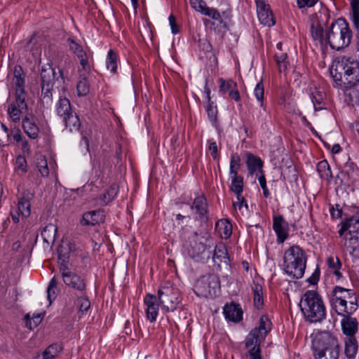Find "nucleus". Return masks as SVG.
I'll return each instance as SVG.
<instances>
[{
    "mask_svg": "<svg viewBox=\"0 0 359 359\" xmlns=\"http://www.w3.org/2000/svg\"><path fill=\"white\" fill-rule=\"evenodd\" d=\"M299 307L306 321L320 323L326 318V307L320 294L315 290H307L301 297Z\"/></svg>",
    "mask_w": 359,
    "mask_h": 359,
    "instance_id": "obj_1",
    "label": "nucleus"
},
{
    "mask_svg": "<svg viewBox=\"0 0 359 359\" xmlns=\"http://www.w3.org/2000/svg\"><path fill=\"white\" fill-rule=\"evenodd\" d=\"M331 308L338 315H352L358 307L355 292L340 286H335L330 294Z\"/></svg>",
    "mask_w": 359,
    "mask_h": 359,
    "instance_id": "obj_2",
    "label": "nucleus"
},
{
    "mask_svg": "<svg viewBox=\"0 0 359 359\" xmlns=\"http://www.w3.org/2000/svg\"><path fill=\"white\" fill-rule=\"evenodd\" d=\"M306 261L304 251L298 245H292L284 252L283 271L291 278H301L304 274Z\"/></svg>",
    "mask_w": 359,
    "mask_h": 359,
    "instance_id": "obj_3",
    "label": "nucleus"
},
{
    "mask_svg": "<svg viewBox=\"0 0 359 359\" xmlns=\"http://www.w3.org/2000/svg\"><path fill=\"white\" fill-rule=\"evenodd\" d=\"M312 349L316 359H338L337 339L329 332H320L313 337Z\"/></svg>",
    "mask_w": 359,
    "mask_h": 359,
    "instance_id": "obj_4",
    "label": "nucleus"
},
{
    "mask_svg": "<svg viewBox=\"0 0 359 359\" xmlns=\"http://www.w3.org/2000/svg\"><path fill=\"white\" fill-rule=\"evenodd\" d=\"M352 33L346 21L341 18L332 20L325 29V41L332 49L339 50L349 46Z\"/></svg>",
    "mask_w": 359,
    "mask_h": 359,
    "instance_id": "obj_5",
    "label": "nucleus"
},
{
    "mask_svg": "<svg viewBox=\"0 0 359 359\" xmlns=\"http://www.w3.org/2000/svg\"><path fill=\"white\" fill-rule=\"evenodd\" d=\"M335 81H343L349 87L355 86L359 82V62L348 56L342 57L331 70Z\"/></svg>",
    "mask_w": 359,
    "mask_h": 359,
    "instance_id": "obj_6",
    "label": "nucleus"
},
{
    "mask_svg": "<svg viewBox=\"0 0 359 359\" xmlns=\"http://www.w3.org/2000/svg\"><path fill=\"white\" fill-rule=\"evenodd\" d=\"M183 251L191 259L197 262H203L210 257L208 252L210 248L209 236L206 233H191L183 244Z\"/></svg>",
    "mask_w": 359,
    "mask_h": 359,
    "instance_id": "obj_7",
    "label": "nucleus"
},
{
    "mask_svg": "<svg viewBox=\"0 0 359 359\" xmlns=\"http://www.w3.org/2000/svg\"><path fill=\"white\" fill-rule=\"evenodd\" d=\"M57 253L58 259L61 262L60 264V272L64 283L79 294L86 293V282L84 277L71 271L65 264L69 257V252L66 251L65 244L60 245Z\"/></svg>",
    "mask_w": 359,
    "mask_h": 359,
    "instance_id": "obj_8",
    "label": "nucleus"
},
{
    "mask_svg": "<svg viewBox=\"0 0 359 359\" xmlns=\"http://www.w3.org/2000/svg\"><path fill=\"white\" fill-rule=\"evenodd\" d=\"M220 287V280L216 274H206L197 280L194 291L198 297L214 298L219 294Z\"/></svg>",
    "mask_w": 359,
    "mask_h": 359,
    "instance_id": "obj_9",
    "label": "nucleus"
},
{
    "mask_svg": "<svg viewBox=\"0 0 359 359\" xmlns=\"http://www.w3.org/2000/svg\"><path fill=\"white\" fill-rule=\"evenodd\" d=\"M56 111L58 116L62 117L63 121L70 131L78 130L81 126L78 116L71 108L70 102L67 98L60 97L56 104Z\"/></svg>",
    "mask_w": 359,
    "mask_h": 359,
    "instance_id": "obj_10",
    "label": "nucleus"
},
{
    "mask_svg": "<svg viewBox=\"0 0 359 359\" xmlns=\"http://www.w3.org/2000/svg\"><path fill=\"white\" fill-rule=\"evenodd\" d=\"M330 18L327 10L323 9L311 17V34L316 41H325V31L330 26Z\"/></svg>",
    "mask_w": 359,
    "mask_h": 359,
    "instance_id": "obj_11",
    "label": "nucleus"
},
{
    "mask_svg": "<svg viewBox=\"0 0 359 359\" xmlns=\"http://www.w3.org/2000/svg\"><path fill=\"white\" fill-rule=\"evenodd\" d=\"M157 299L165 311H175L180 302L179 291L173 287H161L158 290Z\"/></svg>",
    "mask_w": 359,
    "mask_h": 359,
    "instance_id": "obj_12",
    "label": "nucleus"
},
{
    "mask_svg": "<svg viewBox=\"0 0 359 359\" xmlns=\"http://www.w3.org/2000/svg\"><path fill=\"white\" fill-rule=\"evenodd\" d=\"M41 95L47 103L52 100V91L55 83V72L50 65L43 66L41 71Z\"/></svg>",
    "mask_w": 359,
    "mask_h": 359,
    "instance_id": "obj_13",
    "label": "nucleus"
},
{
    "mask_svg": "<svg viewBox=\"0 0 359 359\" xmlns=\"http://www.w3.org/2000/svg\"><path fill=\"white\" fill-rule=\"evenodd\" d=\"M67 42L70 50L76 55L79 60L80 67H79V73L83 76L89 75L90 71L89 55L83 47L74 39L69 38Z\"/></svg>",
    "mask_w": 359,
    "mask_h": 359,
    "instance_id": "obj_14",
    "label": "nucleus"
},
{
    "mask_svg": "<svg viewBox=\"0 0 359 359\" xmlns=\"http://www.w3.org/2000/svg\"><path fill=\"white\" fill-rule=\"evenodd\" d=\"M257 18L261 24L267 27L275 25V18L267 3V0H255Z\"/></svg>",
    "mask_w": 359,
    "mask_h": 359,
    "instance_id": "obj_15",
    "label": "nucleus"
},
{
    "mask_svg": "<svg viewBox=\"0 0 359 359\" xmlns=\"http://www.w3.org/2000/svg\"><path fill=\"white\" fill-rule=\"evenodd\" d=\"M12 83L15 87V97L18 98V101L20 103L21 106H24L25 104H22V101L23 99L26 98L25 74L20 66L15 67Z\"/></svg>",
    "mask_w": 359,
    "mask_h": 359,
    "instance_id": "obj_16",
    "label": "nucleus"
},
{
    "mask_svg": "<svg viewBox=\"0 0 359 359\" xmlns=\"http://www.w3.org/2000/svg\"><path fill=\"white\" fill-rule=\"evenodd\" d=\"M144 304L147 319L151 323L156 322L161 305L157 297L152 294H147L144 297Z\"/></svg>",
    "mask_w": 359,
    "mask_h": 359,
    "instance_id": "obj_17",
    "label": "nucleus"
},
{
    "mask_svg": "<svg viewBox=\"0 0 359 359\" xmlns=\"http://www.w3.org/2000/svg\"><path fill=\"white\" fill-rule=\"evenodd\" d=\"M264 338H260L259 334L253 330L248 334L245 339V346L249 349V354L251 359L259 358L262 359L260 355V343Z\"/></svg>",
    "mask_w": 359,
    "mask_h": 359,
    "instance_id": "obj_18",
    "label": "nucleus"
},
{
    "mask_svg": "<svg viewBox=\"0 0 359 359\" xmlns=\"http://www.w3.org/2000/svg\"><path fill=\"white\" fill-rule=\"evenodd\" d=\"M25 133L31 139L36 140L39 137V126L36 117L32 114H27L22 121Z\"/></svg>",
    "mask_w": 359,
    "mask_h": 359,
    "instance_id": "obj_19",
    "label": "nucleus"
},
{
    "mask_svg": "<svg viewBox=\"0 0 359 359\" xmlns=\"http://www.w3.org/2000/svg\"><path fill=\"white\" fill-rule=\"evenodd\" d=\"M273 229L277 235L278 243H283L289 236V224L282 215L273 217Z\"/></svg>",
    "mask_w": 359,
    "mask_h": 359,
    "instance_id": "obj_20",
    "label": "nucleus"
},
{
    "mask_svg": "<svg viewBox=\"0 0 359 359\" xmlns=\"http://www.w3.org/2000/svg\"><path fill=\"white\" fill-rule=\"evenodd\" d=\"M34 194L29 190L22 191L18 202V210L21 216L27 218L31 215V201L34 199Z\"/></svg>",
    "mask_w": 359,
    "mask_h": 359,
    "instance_id": "obj_21",
    "label": "nucleus"
},
{
    "mask_svg": "<svg viewBox=\"0 0 359 359\" xmlns=\"http://www.w3.org/2000/svg\"><path fill=\"white\" fill-rule=\"evenodd\" d=\"M342 316L341 325L343 333L348 337H354L358 327L357 319L351 317V315H343Z\"/></svg>",
    "mask_w": 359,
    "mask_h": 359,
    "instance_id": "obj_22",
    "label": "nucleus"
},
{
    "mask_svg": "<svg viewBox=\"0 0 359 359\" xmlns=\"http://www.w3.org/2000/svg\"><path fill=\"white\" fill-rule=\"evenodd\" d=\"M104 219V212L101 210H93L83 215L81 224L83 226H94L102 222Z\"/></svg>",
    "mask_w": 359,
    "mask_h": 359,
    "instance_id": "obj_23",
    "label": "nucleus"
},
{
    "mask_svg": "<svg viewBox=\"0 0 359 359\" xmlns=\"http://www.w3.org/2000/svg\"><path fill=\"white\" fill-rule=\"evenodd\" d=\"M191 209L196 215V217L201 219L206 217L208 214V204L205 196L200 195L196 197L191 206Z\"/></svg>",
    "mask_w": 359,
    "mask_h": 359,
    "instance_id": "obj_24",
    "label": "nucleus"
},
{
    "mask_svg": "<svg viewBox=\"0 0 359 359\" xmlns=\"http://www.w3.org/2000/svg\"><path fill=\"white\" fill-rule=\"evenodd\" d=\"M223 313L225 318L232 322H239L242 319L243 311L236 304H226Z\"/></svg>",
    "mask_w": 359,
    "mask_h": 359,
    "instance_id": "obj_25",
    "label": "nucleus"
},
{
    "mask_svg": "<svg viewBox=\"0 0 359 359\" xmlns=\"http://www.w3.org/2000/svg\"><path fill=\"white\" fill-rule=\"evenodd\" d=\"M22 104L24 106H21L20 103L18 102V98L15 97V100L13 103L11 104L8 109V114L9 118L14 123H18L20 120L21 113L23 110L27 107L25 99H23Z\"/></svg>",
    "mask_w": 359,
    "mask_h": 359,
    "instance_id": "obj_26",
    "label": "nucleus"
},
{
    "mask_svg": "<svg viewBox=\"0 0 359 359\" xmlns=\"http://www.w3.org/2000/svg\"><path fill=\"white\" fill-rule=\"evenodd\" d=\"M215 231L222 238L227 239L232 233V224L228 219H220L215 224Z\"/></svg>",
    "mask_w": 359,
    "mask_h": 359,
    "instance_id": "obj_27",
    "label": "nucleus"
},
{
    "mask_svg": "<svg viewBox=\"0 0 359 359\" xmlns=\"http://www.w3.org/2000/svg\"><path fill=\"white\" fill-rule=\"evenodd\" d=\"M246 164L250 175H253L257 170L262 174V168L263 166V163L260 158L252 154L248 153L247 154Z\"/></svg>",
    "mask_w": 359,
    "mask_h": 359,
    "instance_id": "obj_28",
    "label": "nucleus"
},
{
    "mask_svg": "<svg viewBox=\"0 0 359 359\" xmlns=\"http://www.w3.org/2000/svg\"><path fill=\"white\" fill-rule=\"evenodd\" d=\"M229 177L231 179L230 189L239 197L243 191V177L238 173L229 174Z\"/></svg>",
    "mask_w": 359,
    "mask_h": 359,
    "instance_id": "obj_29",
    "label": "nucleus"
},
{
    "mask_svg": "<svg viewBox=\"0 0 359 359\" xmlns=\"http://www.w3.org/2000/svg\"><path fill=\"white\" fill-rule=\"evenodd\" d=\"M34 162L41 176L48 177L50 170L46 156L40 153H37L35 154Z\"/></svg>",
    "mask_w": 359,
    "mask_h": 359,
    "instance_id": "obj_30",
    "label": "nucleus"
},
{
    "mask_svg": "<svg viewBox=\"0 0 359 359\" xmlns=\"http://www.w3.org/2000/svg\"><path fill=\"white\" fill-rule=\"evenodd\" d=\"M252 290L254 296V305L257 309H261L264 306V293L262 285L253 282Z\"/></svg>",
    "mask_w": 359,
    "mask_h": 359,
    "instance_id": "obj_31",
    "label": "nucleus"
},
{
    "mask_svg": "<svg viewBox=\"0 0 359 359\" xmlns=\"http://www.w3.org/2000/svg\"><path fill=\"white\" fill-rule=\"evenodd\" d=\"M272 324L269 318L266 316L260 318L259 326L253 330L259 334L260 338L265 339L267 333L271 330Z\"/></svg>",
    "mask_w": 359,
    "mask_h": 359,
    "instance_id": "obj_32",
    "label": "nucleus"
},
{
    "mask_svg": "<svg viewBox=\"0 0 359 359\" xmlns=\"http://www.w3.org/2000/svg\"><path fill=\"white\" fill-rule=\"evenodd\" d=\"M59 281L56 276H53L48 285L47 287V298L50 304L53 300L55 299L57 294L60 292V288L58 287Z\"/></svg>",
    "mask_w": 359,
    "mask_h": 359,
    "instance_id": "obj_33",
    "label": "nucleus"
},
{
    "mask_svg": "<svg viewBox=\"0 0 359 359\" xmlns=\"http://www.w3.org/2000/svg\"><path fill=\"white\" fill-rule=\"evenodd\" d=\"M57 228L53 224L46 225L41 231V236L47 243H53L55 240Z\"/></svg>",
    "mask_w": 359,
    "mask_h": 359,
    "instance_id": "obj_34",
    "label": "nucleus"
},
{
    "mask_svg": "<svg viewBox=\"0 0 359 359\" xmlns=\"http://www.w3.org/2000/svg\"><path fill=\"white\" fill-rule=\"evenodd\" d=\"M358 351V342L355 337H348L345 341V354L349 358H354Z\"/></svg>",
    "mask_w": 359,
    "mask_h": 359,
    "instance_id": "obj_35",
    "label": "nucleus"
},
{
    "mask_svg": "<svg viewBox=\"0 0 359 359\" xmlns=\"http://www.w3.org/2000/svg\"><path fill=\"white\" fill-rule=\"evenodd\" d=\"M325 94L323 90L315 88L311 93V100L313 103L316 110H320L323 109L321 106L325 101Z\"/></svg>",
    "mask_w": 359,
    "mask_h": 359,
    "instance_id": "obj_36",
    "label": "nucleus"
},
{
    "mask_svg": "<svg viewBox=\"0 0 359 359\" xmlns=\"http://www.w3.org/2000/svg\"><path fill=\"white\" fill-rule=\"evenodd\" d=\"M62 349V346L60 344H51L42 353V359H53L58 355Z\"/></svg>",
    "mask_w": 359,
    "mask_h": 359,
    "instance_id": "obj_37",
    "label": "nucleus"
},
{
    "mask_svg": "<svg viewBox=\"0 0 359 359\" xmlns=\"http://www.w3.org/2000/svg\"><path fill=\"white\" fill-rule=\"evenodd\" d=\"M117 54L113 50H109L106 59V67L107 69L112 73H115L117 69Z\"/></svg>",
    "mask_w": 359,
    "mask_h": 359,
    "instance_id": "obj_38",
    "label": "nucleus"
},
{
    "mask_svg": "<svg viewBox=\"0 0 359 359\" xmlns=\"http://www.w3.org/2000/svg\"><path fill=\"white\" fill-rule=\"evenodd\" d=\"M227 258V250L226 246L223 243H219L216 245L214 253L212 255V259L214 262L217 260L222 262Z\"/></svg>",
    "mask_w": 359,
    "mask_h": 359,
    "instance_id": "obj_39",
    "label": "nucleus"
},
{
    "mask_svg": "<svg viewBox=\"0 0 359 359\" xmlns=\"http://www.w3.org/2000/svg\"><path fill=\"white\" fill-rule=\"evenodd\" d=\"M275 60L280 72L287 70L289 62L287 60V55L286 53L282 52L276 53Z\"/></svg>",
    "mask_w": 359,
    "mask_h": 359,
    "instance_id": "obj_40",
    "label": "nucleus"
},
{
    "mask_svg": "<svg viewBox=\"0 0 359 359\" xmlns=\"http://www.w3.org/2000/svg\"><path fill=\"white\" fill-rule=\"evenodd\" d=\"M88 76V75L83 76L79 73V77L81 79L76 86L77 94L79 96H85L89 93V85L87 81Z\"/></svg>",
    "mask_w": 359,
    "mask_h": 359,
    "instance_id": "obj_41",
    "label": "nucleus"
},
{
    "mask_svg": "<svg viewBox=\"0 0 359 359\" xmlns=\"http://www.w3.org/2000/svg\"><path fill=\"white\" fill-rule=\"evenodd\" d=\"M327 264L330 269L334 274L337 276L338 278H340L341 276V274L339 271V269L341 268V264L339 260V259L337 257H330L327 259Z\"/></svg>",
    "mask_w": 359,
    "mask_h": 359,
    "instance_id": "obj_42",
    "label": "nucleus"
},
{
    "mask_svg": "<svg viewBox=\"0 0 359 359\" xmlns=\"http://www.w3.org/2000/svg\"><path fill=\"white\" fill-rule=\"evenodd\" d=\"M15 171L19 175H22L27 172V163L25 158L19 155L15 158Z\"/></svg>",
    "mask_w": 359,
    "mask_h": 359,
    "instance_id": "obj_43",
    "label": "nucleus"
},
{
    "mask_svg": "<svg viewBox=\"0 0 359 359\" xmlns=\"http://www.w3.org/2000/svg\"><path fill=\"white\" fill-rule=\"evenodd\" d=\"M219 92L222 94H226L232 91L234 88H237V83L232 80H224L223 79H219Z\"/></svg>",
    "mask_w": 359,
    "mask_h": 359,
    "instance_id": "obj_44",
    "label": "nucleus"
},
{
    "mask_svg": "<svg viewBox=\"0 0 359 359\" xmlns=\"http://www.w3.org/2000/svg\"><path fill=\"white\" fill-rule=\"evenodd\" d=\"M351 7V20L355 28L359 27V0H350Z\"/></svg>",
    "mask_w": 359,
    "mask_h": 359,
    "instance_id": "obj_45",
    "label": "nucleus"
},
{
    "mask_svg": "<svg viewBox=\"0 0 359 359\" xmlns=\"http://www.w3.org/2000/svg\"><path fill=\"white\" fill-rule=\"evenodd\" d=\"M317 169L322 178L329 180L332 177L331 169L326 161L318 163Z\"/></svg>",
    "mask_w": 359,
    "mask_h": 359,
    "instance_id": "obj_46",
    "label": "nucleus"
},
{
    "mask_svg": "<svg viewBox=\"0 0 359 359\" xmlns=\"http://www.w3.org/2000/svg\"><path fill=\"white\" fill-rule=\"evenodd\" d=\"M43 318V314L42 313H34L32 318H30L29 314H27L25 316V325L26 327L29 328L30 330L36 327L39 323L41 322Z\"/></svg>",
    "mask_w": 359,
    "mask_h": 359,
    "instance_id": "obj_47",
    "label": "nucleus"
},
{
    "mask_svg": "<svg viewBox=\"0 0 359 359\" xmlns=\"http://www.w3.org/2000/svg\"><path fill=\"white\" fill-rule=\"evenodd\" d=\"M350 234L359 238V214L348 219Z\"/></svg>",
    "mask_w": 359,
    "mask_h": 359,
    "instance_id": "obj_48",
    "label": "nucleus"
},
{
    "mask_svg": "<svg viewBox=\"0 0 359 359\" xmlns=\"http://www.w3.org/2000/svg\"><path fill=\"white\" fill-rule=\"evenodd\" d=\"M77 299L76 305L81 313L86 312L90 307V302L86 296V293L80 294Z\"/></svg>",
    "mask_w": 359,
    "mask_h": 359,
    "instance_id": "obj_49",
    "label": "nucleus"
},
{
    "mask_svg": "<svg viewBox=\"0 0 359 359\" xmlns=\"http://www.w3.org/2000/svg\"><path fill=\"white\" fill-rule=\"evenodd\" d=\"M241 158L237 154H233L231 156L229 174L238 173L241 166Z\"/></svg>",
    "mask_w": 359,
    "mask_h": 359,
    "instance_id": "obj_50",
    "label": "nucleus"
},
{
    "mask_svg": "<svg viewBox=\"0 0 359 359\" xmlns=\"http://www.w3.org/2000/svg\"><path fill=\"white\" fill-rule=\"evenodd\" d=\"M254 95L257 100L261 103V107L264 106V89L262 81L259 82L255 89Z\"/></svg>",
    "mask_w": 359,
    "mask_h": 359,
    "instance_id": "obj_51",
    "label": "nucleus"
},
{
    "mask_svg": "<svg viewBox=\"0 0 359 359\" xmlns=\"http://www.w3.org/2000/svg\"><path fill=\"white\" fill-rule=\"evenodd\" d=\"M208 118L211 122H215L217 118V109L213 102H209L206 106Z\"/></svg>",
    "mask_w": 359,
    "mask_h": 359,
    "instance_id": "obj_52",
    "label": "nucleus"
},
{
    "mask_svg": "<svg viewBox=\"0 0 359 359\" xmlns=\"http://www.w3.org/2000/svg\"><path fill=\"white\" fill-rule=\"evenodd\" d=\"M201 13L215 20L221 21L222 20V17L219 13L213 8H209L206 6Z\"/></svg>",
    "mask_w": 359,
    "mask_h": 359,
    "instance_id": "obj_53",
    "label": "nucleus"
},
{
    "mask_svg": "<svg viewBox=\"0 0 359 359\" xmlns=\"http://www.w3.org/2000/svg\"><path fill=\"white\" fill-rule=\"evenodd\" d=\"M189 3L192 8L201 13L206 7V4L203 0H189Z\"/></svg>",
    "mask_w": 359,
    "mask_h": 359,
    "instance_id": "obj_54",
    "label": "nucleus"
},
{
    "mask_svg": "<svg viewBox=\"0 0 359 359\" xmlns=\"http://www.w3.org/2000/svg\"><path fill=\"white\" fill-rule=\"evenodd\" d=\"M237 201L233 203V205L235 210H241L243 207H245L246 210H248V204L245 198L242 196V194H240L239 197L236 196Z\"/></svg>",
    "mask_w": 359,
    "mask_h": 359,
    "instance_id": "obj_55",
    "label": "nucleus"
},
{
    "mask_svg": "<svg viewBox=\"0 0 359 359\" xmlns=\"http://www.w3.org/2000/svg\"><path fill=\"white\" fill-rule=\"evenodd\" d=\"M258 180L259 182V184L263 190V195L265 198H269L270 196V192L266 187V181L265 179V177L263 174H262L258 177Z\"/></svg>",
    "mask_w": 359,
    "mask_h": 359,
    "instance_id": "obj_56",
    "label": "nucleus"
},
{
    "mask_svg": "<svg viewBox=\"0 0 359 359\" xmlns=\"http://www.w3.org/2000/svg\"><path fill=\"white\" fill-rule=\"evenodd\" d=\"M107 200H105V202H110L112 201L118 193V186L116 184H112L107 190Z\"/></svg>",
    "mask_w": 359,
    "mask_h": 359,
    "instance_id": "obj_57",
    "label": "nucleus"
},
{
    "mask_svg": "<svg viewBox=\"0 0 359 359\" xmlns=\"http://www.w3.org/2000/svg\"><path fill=\"white\" fill-rule=\"evenodd\" d=\"M318 0H297V6L299 8L304 7H311L314 6Z\"/></svg>",
    "mask_w": 359,
    "mask_h": 359,
    "instance_id": "obj_58",
    "label": "nucleus"
},
{
    "mask_svg": "<svg viewBox=\"0 0 359 359\" xmlns=\"http://www.w3.org/2000/svg\"><path fill=\"white\" fill-rule=\"evenodd\" d=\"M1 130L2 131L0 132V144H5V141L4 140V139H8V136H9V133H8V128L2 124L1 125Z\"/></svg>",
    "mask_w": 359,
    "mask_h": 359,
    "instance_id": "obj_59",
    "label": "nucleus"
},
{
    "mask_svg": "<svg viewBox=\"0 0 359 359\" xmlns=\"http://www.w3.org/2000/svg\"><path fill=\"white\" fill-rule=\"evenodd\" d=\"M169 23L171 27L172 34H175L178 33L179 30L176 24L175 18L173 15H170L168 18Z\"/></svg>",
    "mask_w": 359,
    "mask_h": 359,
    "instance_id": "obj_60",
    "label": "nucleus"
},
{
    "mask_svg": "<svg viewBox=\"0 0 359 359\" xmlns=\"http://www.w3.org/2000/svg\"><path fill=\"white\" fill-rule=\"evenodd\" d=\"M209 151L211 152V155L213 157L214 159L217 158V146L215 142H210L209 147H208Z\"/></svg>",
    "mask_w": 359,
    "mask_h": 359,
    "instance_id": "obj_61",
    "label": "nucleus"
},
{
    "mask_svg": "<svg viewBox=\"0 0 359 359\" xmlns=\"http://www.w3.org/2000/svg\"><path fill=\"white\" fill-rule=\"evenodd\" d=\"M229 98L233 100L236 102H239L241 100V96L237 88H234L232 91H231L229 94Z\"/></svg>",
    "mask_w": 359,
    "mask_h": 359,
    "instance_id": "obj_62",
    "label": "nucleus"
},
{
    "mask_svg": "<svg viewBox=\"0 0 359 359\" xmlns=\"http://www.w3.org/2000/svg\"><path fill=\"white\" fill-rule=\"evenodd\" d=\"M11 135L13 136V140L17 142H20L23 140L21 135V132L18 129L12 130Z\"/></svg>",
    "mask_w": 359,
    "mask_h": 359,
    "instance_id": "obj_63",
    "label": "nucleus"
},
{
    "mask_svg": "<svg viewBox=\"0 0 359 359\" xmlns=\"http://www.w3.org/2000/svg\"><path fill=\"white\" fill-rule=\"evenodd\" d=\"M330 214L333 218H339L341 216V210L339 208V205H337V208L335 209L334 207H332L330 209Z\"/></svg>",
    "mask_w": 359,
    "mask_h": 359,
    "instance_id": "obj_64",
    "label": "nucleus"
}]
</instances>
